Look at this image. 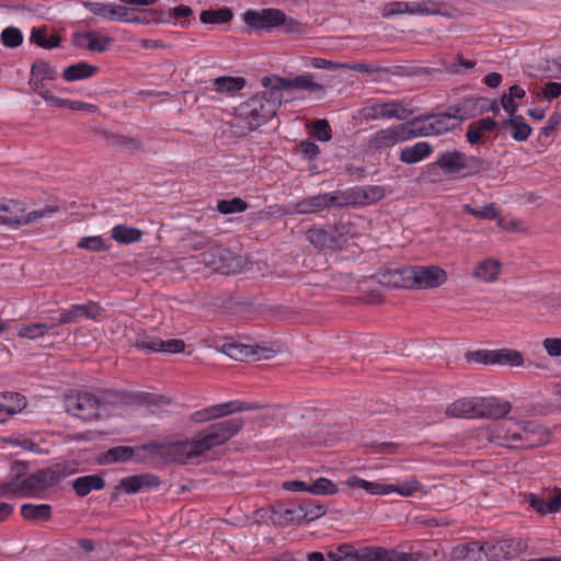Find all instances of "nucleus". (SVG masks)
Listing matches in <instances>:
<instances>
[{
  "label": "nucleus",
  "mask_w": 561,
  "mask_h": 561,
  "mask_svg": "<svg viewBox=\"0 0 561 561\" xmlns=\"http://www.w3.org/2000/svg\"><path fill=\"white\" fill-rule=\"evenodd\" d=\"M243 426L241 419H229L214 423L198 432L191 440L153 443L152 454L164 462L186 463L190 459L204 455L214 447L222 445L234 436Z\"/></svg>",
  "instance_id": "1"
},
{
  "label": "nucleus",
  "mask_w": 561,
  "mask_h": 561,
  "mask_svg": "<svg viewBox=\"0 0 561 561\" xmlns=\"http://www.w3.org/2000/svg\"><path fill=\"white\" fill-rule=\"evenodd\" d=\"M512 404L495 397H468L455 400L446 408L450 417L500 419L506 416Z\"/></svg>",
  "instance_id": "2"
},
{
  "label": "nucleus",
  "mask_w": 561,
  "mask_h": 561,
  "mask_svg": "<svg viewBox=\"0 0 561 561\" xmlns=\"http://www.w3.org/2000/svg\"><path fill=\"white\" fill-rule=\"evenodd\" d=\"M265 91L257 93L239 106V115L247 122L249 129H255L268 122L282 104L283 93L273 84L263 85Z\"/></svg>",
  "instance_id": "3"
},
{
  "label": "nucleus",
  "mask_w": 561,
  "mask_h": 561,
  "mask_svg": "<svg viewBox=\"0 0 561 561\" xmlns=\"http://www.w3.org/2000/svg\"><path fill=\"white\" fill-rule=\"evenodd\" d=\"M58 210L59 208L57 206L48 205L42 209L28 211L25 205L20 201L0 199V220L13 227L28 225L39 219L50 217Z\"/></svg>",
  "instance_id": "4"
},
{
  "label": "nucleus",
  "mask_w": 561,
  "mask_h": 561,
  "mask_svg": "<svg viewBox=\"0 0 561 561\" xmlns=\"http://www.w3.org/2000/svg\"><path fill=\"white\" fill-rule=\"evenodd\" d=\"M435 164L447 175L471 176L485 170L484 160L476 156H467L459 150L442 152L437 157Z\"/></svg>",
  "instance_id": "5"
},
{
  "label": "nucleus",
  "mask_w": 561,
  "mask_h": 561,
  "mask_svg": "<svg viewBox=\"0 0 561 561\" xmlns=\"http://www.w3.org/2000/svg\"><path fill=\"white\" fill-rule=\"evenodd\" d=\"M415 137L442 135L459 126V122L449 106L446 112L421 115L412 121Z\"/></svg>",
  "instance_id": "6"
},
{
  "label": "nucleus",
  "mask_w": 561,
  "mask_h": 561,
  "mask_svg": "<svg viewBox=\"0 0 561 561\" xmlns=\"http://www.w3.org/2000/svg\"><path fill=\"white\" fill-rule=\"evenodd\" d=\"M66 411L85 422L98 420L104 405L90 392L70 391L65 398Z\"/></svg>",
  "instance_id": "7"
},
{
  "label": "nucleus",
  "mask_w": 561,
  "mask_h": 561,
  "mask_svg": "<svg viewBox=\"0 0 561 561\" xmlns=\"http://www.w3.org/2000/svg\"><path fill=\"white\" fill-rule=\"evenodd\" d=\"M261 84H273L280 93H283L284 90L308 91L317 99H320L325 90V87L322 83L314 81V75L310 72H305L294 78H283L278 76L263 77L261 79Z\"/></svg>",
  "instance_id": "8"
},
{
  "label": "nucleus",
  "mask_w": 561,
  "mask_h": 561,
  "mask_svg": "<svg viewBox=\"0 0 561 561\" xmlns=\"http://www.w3.org/2000/svg\"><path fill=\"white\" fill-rule=\"evenodd\" d=\"M410 121L403 124L380 129L368 137L367 146L375 151H382L399 142L415 138Z\"/></svg>",
  "instance_id": "9"
},
{
  "label": "nucleus",
  "mask_w": 561,
  "mask_h": 561,
  "mask_svg": "<svg viewBox=\"0 0 561 561\" xmlns=\"http://www.w3.org/2000/svg\"><path fill=\"white\" fill-rule=\"evenodd\" d=\"M501 420L489 428L490 442L506 448H520V421L513 417Z\"/></svg>",
  "instance_id": "10"
},
{
  "label": "nucleus",
  "mask_w": 561,
  "mask_h": 561,
  "mask_svg": "<svg viewBox=\"0 0 561 561\" xmlns=\"http://www.w3.org/2000/svg\"><path fill=\"white\" fill-rule=\"evenodd\" d=\"M350 204L348 197L342 192H329L306 197L295 204V213L307 215L332 207H344Z\"/></svg>",
  "instance_id": "11"
},
{
  "label": "nucleus",
  "mask_w": 561,
  "mask_h": 561,
  "mask_svg": "<svg viewBox=\"0 0 561 561\" xmlns=\"http://www.w3.org/2000/svg\"><path fill=\"white\" fill-rule=\"evenodd\" d=\"M512 543L489 545L479 541H471L468 543L459 545L451 551L454 561H493V558L499 556L496 551L503 550L504 547H511Z\"/></svg>",
  "instance_id": "12"
},
{
  "label": "nucleus",
  "mask_w": 561,
  "mask_h": 561,
  "mask_svg": "<svg viewBox=\"0 0 561 561\" xmlns=\"http://www.w3.org/2000/svg\"><path fill=\"white\" fill-rule=\"evenodd\" d=\"M465 357L468 363L484 365L500 364L518 367L524 364V358L520 352L507 348L467 352Z\"/></svg>",
  "instance_id": "13"
},
{
  "label": "nucleus",
  "mask_w": 561,
  "mask_h": 561,
  "mask_svg": "<svg viewBox=\"0 0 561 561\" xmlns=\"http://www.w3.org/2000/svg\"><path fill=\"white\" fill-rule=\"evenodd\" d=\"M362 114L366 121L377 119H407L411 115L409 108L398 101L389 102H371L362 110Z\"/></svg>",
  "instance_id": "14"
},
{
  "label": "nucleus",
  "mask_w": 561,
  "mask_h": 561,
  "mask_svg": "<svg viewBox=\"0 0 561 561\" xmlns=\"http://www.w3.org/2000/svg\"><path fill=\"white\" fill-rule=\"evenodd\" d=\"M243 21L251 30H270L284 24L286 15L278 9L248 10L243 13Z\"/></svg>",
  "instance_id": "15"
},
{
  "label": "nucleus",
  "mask_w": 561,
  "mask_h": 561,
  "mask_svg": "<svg viewBox=\"0 0 561 561\" xmlns=\"http://www.w3.org/2000/svg\"><path fill=\"white\" fill-rule=\"evenodd\" d=\"M414 288H436L446 283L447 273L436 265H412Z\"/></svg>",
  "instance_id": "16"
},
{
  "label": "nucleus",
  "mask_w": 561,
  "mask_h": 561,
  "mask_svg": "<svg viewBox=\"0 0 561 561\" xmlns=\"http://www.w3.org/2000/svg\"><path fill=\"white\" fill-rule=\"evenodd\" d=\"M42 491H44L43 484H39L34 474H31L24 479L18 478L10 482L0 484V497H26L33 496Z\"/></svg>",
  "instance_id": "17"
},
{
  "label": "nucleus",
  "mask_w": 561,
  "mask_h": 561,
  "mask_svg": "<svg viewBox=\"0 0 561 561\" xmlns=\"http://www.w3.org/2000/svg\"><path fill=\"white\" fill-rule=\"evenodd\" d=\"M103 309L95 301H88L82 305H71L68 309L60 313V317L56 321L58 325L75 323L79 319H90L99 321L102 317Z\"/></svg>",
  "instance_id": "18"
},
{
  "label": "nucleus",
  "mask_w": 561,
  "mask_h": 561,
  "mask_svg": "<svg viewBox=\"0 0 561 561\" xmlns=\"http://www.w3.org/2000/svg\"><path fill=\"white\" fill-rule=\"evenodd\" d=\"M224 353L236 360L244 362L270 358L273 356L274 351L257 345L229 343L224 345Z\"/></svg>",
  "instance_id": "19"
},
{
  "label": "nucleus",
  "mask_w": 561,
  "mask_h": 561,
  "mask_svg": "<svg viewBox=\"0 0 561 561\" xmlns=\"http://www.w3.org/2000/svg\"><path fill=\"white\" fill-rule=\"evenodd\" d=\"M520 448H536L550 440L549 432L536 421H520Z\"/></svg>",
  "instance_id": "20"
},
{
  "label": "nucleus",
  "mask_w": 561,
  "mask_h": 561,
  "mask_svg": "<svg viewBox=\"0 0 561 561\" xmlns=\"http://www.w3.org/2000/svg\"><path fill=\"white\" fill-rule=\"evenodd\" d=\"M459 14L451 4L436 0L412 1L411 15H439L446 19H455Z\"/></svg>",
  "instance_id": "21"
},
{
  "label": "nucleus",
  "mask_w": 561,
  "mask_h": 561,
  "mask_svg": "<svg viewBox=\"0 0 561 561\" xmlns=\"http://www.w3.org/2000/svg\"><path fill=\"white\" fill-rule=\"evenodd\" d=\"M332 558L333 561H381L380 547L355 549L350 545H341Z\"/></svg>",
  "instance_id": "22"
},
{
  "label": "nucleus",
  "mask_w": 561,
  "mask_h": 561,
  "mask_svg": "<svg viewBox=\"0 0 561 561\" xmlns=\"http://www.w3.org/2000/svg\"><path fill=\"white\" fill-rule=\"evenodd\" d=\"M160 485V479L151 473L133 474L123 478L117 490L122 489L127 494L138 493Z\"/></svg>",
  "instance_id": "23"
},
{
  "label": "nucleus",
  "mask_w": 561,
  "mask_h": 561,
  "mask_svg": "<svg viewBox=\"0 0 561 561\" xmlns=\"http://www.w3.org/2000/svg\"><path fill=\"white\" fill-rule=\"evenodd\" d=\"M136 347L149 352L178 354L185 350V342L180 339L162 340L160 337H146L137 341Z\"/></svg>",
  "instance_id": "24"
},
{
  "label": "nucleus",
  "mask_w": 561,
  "mask_h": 561,
  "mask_svg": "<svg viewBox=\"0 0 561 561\" xmlns=\"http://www.w3.org/2000/svg\"><path fill=\"white\" fill-rule=\"evenodd\" d=\"M84 8L94 15H98L106 21H127L128 9L123 5L103 2H84Z\"/></svg>",
  "instance_id": "25"
},
{
  "label": "nucleus",
  "mask_w": 561,
  "mask_h": 561,
  "mask_svg": "<svg viewBox=\"0 0 561 561\" xmlns=\"http://www.w3.org/2000/svg\"><path fill=\"white\" fill-rule=\"evenodd\" d=\"M489 100L484 98H466L458 104L451 105V113H454L459 123L470 117H474L486 111Z\"/></svg>",
  "instance_id": "26"
},
{
  "label": "nucleus",
  "mask_w": 561,
  "mask_h": 561,
  "mask_svg": "<svg viewBox=\"0 0 561 561\" xmlns=\"http://www.w3.org/2000/svg\"><path fill=\"white\" fill-rule=\"evenodd\" d=\"M26 407V398L16 392L0 393V423L11 415L21 412Z\"/></svg>",
  "instance_id": "27"
},
{
  "label": "nucleus",
  "mask_w": 561,
  "mask_h": 561,
  "mask_svg": "<svg viewBox=\"0 0 561 561\" xmlns=\"http://www.w3.org/2000/svg\"><path fill=\"white\" fill-rule=\"evenodd\" d=\"M502 271V263L493 257H486L478 262L472 276L482 283H494Z\"/></svg>",
  "instance_id": "28"
},
{
  "label": "nucleus",
  "mask_w": 561,
  "mask_h": 561,
  "mask_svg": "<svg viewBox=\"0 0 561 561\" xmlns=\"http://www.w3.org/2000/svg\"><path fill=\"white\" fill-rule=\"evenodd\" d=\"M112 38L96 31H89L77 36L76 43L91 51L103 53L108 49Z\"/></svg>",
  "instance_id": "29"
},
{
  "label": "nucleus",
  "mask_w": 561,
  "mask_h": 561,
  "mask_svg": "<svg viewBox=\"0 0 561 561\" xmlns=\"http://www.w3.org/2000/svg\"><path fill=\"white\" fill-rule=\"evenodd\" d=\"M497 128V123L490 117L481 118L472 122L467 129L466 137L471 145H479L484 142V134L494 131Z\"/></svg>",
  "instance_id": "30"
},
{
  "label": "nucleus",
  "mask_w": 561,
  "mask_h": 561,
  "mask_svg": "<svg viewBox=\"0 0 561 561\" xmlns=\"http://www.w3.org/2000/svg\"><path fill=\"white\" fill-rule=\"evenodd\" d=\"M433 151L427 141H419L413 146H407L400 149L399 159L403 163L414 164L427 158Z\"/></svg>",
  "instance_id": "31"
},
{
  "label": "nucleus",
  "mask_w": 561,
  "mask_h": 561,
  "mask_svg": "<svg viewBox=\"0 0 561 561\" xmlns=\"http://www.w3.org/2000/svg\"><path fill=\"white\" fill-rule=\"evenodd\" d=\"M412 265L388 271L382 275L381 283L398 288H414Z\"/></svg>",
  "instance_id": "32"
},
{
  "label": "nucleus",
  "mask_w": 561,
  "mask_h": 561,
  "mask_svg": "<svg viewBox=\"0 0 561 561\" xmlns=\"http://www.w3.org/2000/svg\"><path fill=\"white\" fill-rule=\"evenodd\" d=\"M344 483L351 489L360 488L371 495H387L392 493L389 483L367 481L358 476H350Z\"/></svg>",
  "instance_id": "33"
},
{
  "label": "nucleus",
  "mask_w": 561,
  "mask_h": 561,
  "mask_svg": "<svg viewBox=\"0 0 561 561\" xmlns=\"http://www.w3.org/2000/svg\"><path fill=\"white\" fill-rule=\"evenodd\" d=\"M98 71L99 67L87 61H79L66 67L62 71V78L68 82L85 80L92 78Z\"/></svg>",
  "instance_id": "34"
},
{
  "label": "nucleus",
  "mask_w": 561,
  "mask_h": 561,
  "mask_svg": "<svg viewBox=\"0 0 561 561\" xmlns=\"http://www.w3.org/2000/svg\"><path fill=\"white\" fill-rule=\"evenodd\" d=\"M104 486V479L99 474L82 476L72 482V488L79 496H85L93 490L100 491Z\"/></svg>",
  "instance_id": "35"
},
{
  "label": "nucleus",
  "mask_w": 561,
  "mask_h": 561,
  "mask_svg": "<svg viewBox=\"0 0 561 561\" xmlns=\"http://www.w3.org/2000/svg\"><path fill=\"white\" fill-rule=\"evenodd\" d=\"M209 409H210L211 417L214 420V419H218L221 416L232 414L234 412L252 411V410L257 409V407H254L248 402L233 400V401H228V402L210 405Z\"/></svg>",
  "instance_id": "36"
},
{
  "label": "nucleus",
  "mask_w": 561,
  "mask_h": 561,
  "mask_svg": "<svg viewBox=\"0 0 561 561\" xmlns=\"http://www.w3.org/2000/svg\"><path fill=\"white\" fill-rule=\"evenodd\" d=\"M228 251L220 247H213L198 255V261L214 271L224 272V260Z\"/></svg>",
  "instance_id": "37"
},
{
  "label": "nucleus",
  "mask_w": 561,
  "mask_h": 561,
  "mask_svg": "<svg viewBox=\"0 0 561 561\" xmlns=\"http://www.w3.org/2000/svg\"><path fill=\"white\" fill-rule=\"evenodd\" d=\"M142 231L126 225H116L111 229V238L117 243L130 244L140 241Z\"/></svg>",
  "instance_id": "38"
},
{
  "label": "nucleus",
  "mask_w": 561,
  "mask_h": 561,
  "mask_svg": "<svg viewBox=\"0 0 561 561\" xmlns=\"http://www.w3.org/2000/svg\"><path fill=\"white\" fill-rule=\"evenodd\" d=\"M57 322L51 323H30L23 324L18 329V336L30 340H37L47 335L57 327Z\"/></svg>",
  "instance_id": "39"
},
{
  "label": "nucleus",
  "mask_w": 561,
  "mask_h": 561,
  "mask_svg": "<svg viewBox=\"0 0 561 561\" xmlns=\"http://www.w3.org/2000/svg\"><path fill=\"white\" fill-rule=\"evenodd\" d=\"M504 128H510L512 137L516 141H526L531 134V127L522 115H513L504 123Z\"/></svg>",
  "instance_id": "40"
},
{
  "label": "nucleus",
  "mask_w": 561,
  "mask_h": 561,
  "mask_svg": "<svg viewBox=\"0 0 561 561\" xmlns=\"http://www.w3.org/2000/svg\"><path fill=\"white\" fill-rule=\"evenodd\" d=\"M213 87L219 93L233 94L245 87V79L242 77L222 76L213 80Z\"/></svg>",
  "instance_id": "41"
},
{
  "label": "nucleus",
  "mask_w": 561,
  "mask_h": 561,
  "mask_svg": "<svg viewBox=\"0 0 561 561\" xmlns=\"http://www.w3.org/2000/svg\"><path fill=\"white\" fill-rule=\"evenodd\" d=\"M23 518L32 522H45L50 518L51 507L48 504L26 503L21 506Z\"/></svg>",
  "instance_id": "42"
},
{
  "label": "nucleus",
  "mask_w": 561,
  "mask_h": 561,
  "mask_svg": "<svg viewBox=\"0 0 561 561\" xmlns=\"http://www.w3.org/2000/svg\"><path fill=\"white\" fill-rule=\"evenodd\" d=\"M389 486L392 489V493H398L404 497L414 496L416 493H423L425 489L416 477H410L398 484L389 483Z\"/></svg>",
  "instance_id": "43"
},
{
  "label": "nucleus",
  "mask_w": 561,
  "mask_h": 561,
  "mask_svg": "<svg viewBox=\"0 0 561 561\" xmlns=\"http://www.w3.org/2000/svg\"><path fill=\"white\" fill-rule=\"evenodd\" d=\"M30 41L45 49H51L59 45L60 36L57 34H48L46 28L34 27L31 32Z\"/></svg>",
  "instance_id": "44"
},
{
  "label": "nucleus",
  "mask_w": 561,
  "mask_h": 561,
  "mask_svg": "<svg viewBox=\"0 0 561 561\" xmlns=\"http://www.w3.org/2000/svg\"><path fill=\"white\" fill-rule=\"evenodd\" d=\"M232 18L233 12L226 7L216 10H204L199 14V20L204 24L228 23Z\"/></svg>",
  "instance_id": "45"
},
{
  "label": "nucleus",
  "mask_w": 561,
  "mask_h": 561,
  "mask_svg": "<svg viewBox=\"0 0 561 561\" xmlns=\"http://www.w3.org/2000/svg\"><path fill=\"white\" fill-rule=\"evenodd\" d=\"M412 1H392L380 8V14L385 19H391L402 14L411 15Z\"/></svg>",
  "instance_id": "46"
},
{
  "label": "nucleus",
  "mask_w": 561,
  "mask_h": 561,
  "mask_svg": "<svg viewBox=\"0 0 561 561\" xmlns=\"http://www.w3.org/2000/svg\"><path fill=\"white\" fill-rule=\"evenodd\" d=\"M193 11L190 7L180 4L175 8L169 9L168 11L160 12L157 22L159 23H175L178 20L188 18Z\"/></svg>",
  "instance_id": "47"
},
{
  "label": "nucleus",
  "mask_w": 561,
  "mask_h": 561,
  "mask_svg": "<svg viewBox=\"0 0 561 561\" xmlns=\"http://www.w3.org/2000/svg\"><path fill=\"white\" fill-rule=\"evenodd\" d=\"M528 504L539 514L546 515L551 513H557V510H553V495L549 500H545L534 493L527 495Z\"/></svg>",
  "instance_id": "48"
},
{
  "label": "nucleus",
  "mask_w": 561,
  "mask_h": 561,
  "mask_svg": "<svg viewBox=\"0 0 561 561\" xmlns=\"http://www.w3.org/2000/svg\"><path fill=\"white\" fill-rule=\"evenodd\" d=\"M217 209L219 213L225 215L242 213L248 209V204L239 197H234L232 199H221L217 204Z\"/></svg>",
  "instance_id": "49"
},
{
  "label": "nucleus",
  "mask_w": 561,
  "mask_h": 561,
  "mask_svg": "<svg viewBox=\"0 0 561 561\" xmlns=\"http://www.w3.org/2000/svg\"><path fill=\"white\" fill-rule=\"evenodd\" d=\"M337 492V486L327 478H319L309 484L308 493L317 495H332Z\"/></svg>",
  "instance_id": "50"
},
{
  "label": "nucleus",
  "mask_w": 561,
  "mask_h": 561,
  "mask_svg": "<svg viewBox=\"0 0 561 561\" xmlns=\"http://www.w3.org/2000/svg\"><path fill=\"white\" fill-rule=\"evenodd\" d=\"M134 456V449L129 446H116L105 454L106 462H125Z\"/></svg>",
  "instance_id": "51"
},
{
  "label": "nucleus",
  "mask_w": 561,
  "mask_h": 561,
  "mask_svg": "<svg viewBox=\"0 0 561 561\" xmlns=\"http://www.w3.org/2000/svg\"><path fill=\"white\" fill-rule=\"evenodd\" d=\"M31 75L33 78L42 80H54L57 71L48 62L41 60L33 64Z\"/></svg>",
  "instance_id": "52"
},
{
  "label": "nucleus",
  "mask_w": 561,
  "mask_h": 561,
  "mask_svg": "<svg viewBox=\"0 0 561 561\" xmlns=\"http://www.w3.org/2000/svg\"><path fill=\"white\" fill-rule=\"evenodd\" d=\"M463 211L468 215H471L479 219H495L499 216V213L494 206V204H486L483 208L477 209L466 204L462 206Z\"/></svg>",
  "instance_id": "53"
},
{
  "label": "nucleus",
  "mask_w": 561,
  "mask_h": 561,
  "mask_svg": "<svg viewBox=\"0 0 561 561\" xmlns=\"http://www.w3.org/2000/svg\"><path fill=\"white\" fill-rule=\"evenodd\" d=\"M23 42L22 32L13 26L7 27L1 33V43L5 47L15 48Z\"/></svg>",
  "instance_id": "54"
},
{
  "label": "nucleus",
  "mask_w": 561,
  "mask_h": 561,
  "mask_svg": "<svg viewBox=\"0 0 561 561\" xmlns=\"http://www.w3.org/2000/svg\"><path fill=\"white\" fill-rule=\"evenodd\" d=\"M561 95V82L549 81L546 82L540 91L537 92V98L540 101H551Z\"/></svg>",
  "instance_id": "55"
},
{
  "label": "nucleus",
  "mask_w": 561,
  "mask_h": 561,
  "mask_svg": "<svg viewBox=\"0 0 561 561\" xmlns=\"http://www.w3.org/2000/svg\"><path fill=\"white\" fill-rule=\"evenodd\" d=\"M78 248L85 249L94 252H101L108 249L104 239L101 236L84 237L78 242Z\"/></svg>",
  "instance_id": "56"
},
{
  "label": "nucleus",
  "mask_w": 561,
  "mask_h": 561,
  "mask_svg": "<svg viewBox=\"0 0 561 561\" xmlns=\"http://www.w3.org/2000/svg\"><path fill=\"white\" fill-rule=\"evenodd\" d=\"M381 561H416L412 553L380 548Z\"/></svg>",
  "instance_id": "57"
},
{
  "label": "nucleus",
  "mask_w": 561,
  "mask_h": 561,
  "mask_svg": "<svg viewBox=\"0 0 561 561\" xmlns=\"http://www.w3.org/2000/svg\"><path fill=\"white\" fill-rule=\"evenodd\" d=\"M313 135L320 141H329L332 138L331 127L327 119H317L313 123Z\"/></svg>",
  "instance_id": "58"
},
{
  "label": "nucleus",
  "mask_w": 561,
  "mask_h": 561,
  "mask_svg": "<svg viewBox=\"0 0 561 561\" xmlns=\"http://www.w3.org/2000/svg\"><path fill=\"white\" fill-rule=\"evenodd\" d=\"M307 66H310L314 69H325V70H337L342 69L343 64L335 62L329 59L312 57L308 59Z\"/></svg>",
  "instance_id": "59"
},
{
  "label": "nucleus",
  "mask_w": 561,
  "mask_h": 561,
  "mask_svg": "<svg viewBox=\"0 0 561 561\" xmlns=\"http://www.w3.org/2000/svg\"><path fill=\"white\" fill-rule=\"evenodd\" d=\"M503 542L512 543V546L510 548L504 547L503 550L499 549L496 551V553L499 556L494 557L493 561H500L501 559L510 560V559H513L518 553L519 547H518V545L515 543L514 540H501V541H497L495 545L503 543Z\"/></svg>",
  "instance_id": "60"
},
{
  "label": "nucleus",
  "mask_w": 561,
  "mask_h": 561,
  "mask_svg": "<svg viewBox=\"0 0 561 561\" xmlns=\"http://www.w3.org/2000/svg\"><path fill=\"white\" fill-rule=\"evenodd\" d=\"M298 149L304 158L309 160L314 159L320 153L319 146L310 140L301 141Z\"/></svg>",
  "instance_id": "61"
},
{
  "label": "nucleus",
  "mask_w": 561,
  "mask_h": 561,
  "mask_svg": "<svg viewBox=\"0 0 561 561\" xmlns=\"http://www.w3.org/2000/svg\"><path fill=\"white\" fill-rule=\"evenodd\" d=\"M39 484H43V489H47L56 482L55 472L50 469L38 470L34 473Z\"/></svg>",
  "instance_id": "62"
},
{
  "label": "nucleus",
  "mask_w": 561,
  "mask_h": 561,
  "mask_svg": "<svg viewBox=\"0 0 561 561\" xmlns=\"http://www.w3.org/2000/svg\"><path fill=\"white\" fill-rule=\"evenodd\" d=\"M342 69H348L360 73H375L379 71V67L374 64L355 62V64H343Z\"/></svg>",
  "instance_id": "63"
},
{
  "label": "nucleus",
  "mask_w": 561,
  "mask_h": 561,
  "mask_svg": "<svg viewBox=\"0 0 561 561\" xmlns=\"http://www.w3.org/2000/svg\"><path fill=\"white\" fill-rule=\"evenodd\" d=\"M542 345L550 356H561V339H545Z\"/></svg>",
  "instance_id": "64"
}]
</instances>
